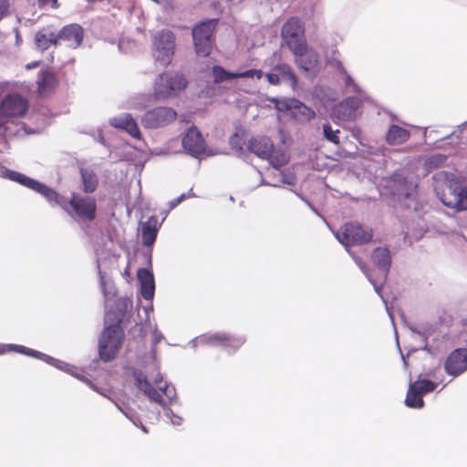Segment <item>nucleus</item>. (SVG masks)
<instances>
[{"label": "nucleus", "mask_w": 467, "mask_h": 467, "mask_svg": "<svg viewBox=\"0 0 467 467\" xmlns=\"http://www.w3.org/2000/svg\"><path fill=\"white\" fill-rule=\"evenodd\" d=\"M135 384L151 401L165 407L176 397L175 389L167 382H163L162 376L158 373L154 379L155 387L148 380L142 371H134Z\"/></svg>", "instance_id": "nucleus-1"}, {"label": "nucleus", "mask_w": 467, "mask_h": 467, "mask_svg": "<svg viewBox=\"0 0 467 467\" xmlns=\"http://www.w3.org/2000/svg\"><path fill=\"white\" fill-rule=\"evenodd\" d=\"M247 149L257 157L267 160L275 169H280L289 161V156L282 150H275L273 141L265 136L249 140Z\"/></svg>", "instance_id": "nucleus-2"}, {"label": "nucleus", "mask_w": 467, "mask_h": 467, "mask_svg": "<svg viewBox=\"0 0 467 467\" xmlns=\"http://www.w3.org/2000/svg\"><path fill=\"white\" fill-rule=\"evenodd\" d=\"M176 36L169 29H161L151 36V55L156 63L167 67L175 54Z\"/></svg>", "instance_id": "nucleus-3"}, {"label": "nucleus", "mask_w": 467, "mask_h": 467, "mask_svg": "<svg viewBox=\"0 0 467 467\" xmlns=\"http://www.w3.org/2000/svg\"><path fill=\"white\" fill-rule=\"evenodd\" d=\"M124 340V332L119 323L104 328L99 344V354L104 362L115 358Z\"/></svg>", "instance_id": "nucleus-4"}, {"label": "nucleus", "mask_w": 467, "mask_h": 467, "mask_svg": "<svg viewBox=\"0 0 467 467\" xmlns=\"http://www.w3.org/2000/svg\"><path fill=\"white\" fill-rule=\"evenodd\" d=\"M281 36L293 55H301L307 44L305 26L298 17H289L282 26Z\"/></svg>", "instance_id": "nucleus-5"}, {"label": "nucleus", "mask_w": 467, "mask_h": 467, "mask_svg": "<svg viewBox=\"0 0 467 467\" xmlns=\"http://www.w3.org/2000/svg\"><path fill=\"white\" fill-rule=\"evenodd\" d=\"M217 18L206 19L192 28V39L198 56L208 57L214 45L213 34L218 25Z\"/></svg>", "instance_id": "nucleus-6"}, {"label": "nucleus", "mask_w": 467, "mask_h": 467, "mask_svg": "<svg viewBox=\"0 0 467 467\" xmlns=\"http://www.w3.org/2000/svg\"><path fill=\"white\" fill-rule=\"evenodd\" d=\"M186 87L187 81L182 74L165 72L155 80L153 96L156 100H165L176 96Z\"/></svg>", "instance_id": "nucleus-7"}, {"label": "nucleus", "mask_w": 467, "mask_h": 467, "mask_svg": "<svg viewBox=\"0 0 467 467\" xmlns=\"http://www.w3.org/2000/svg\"><path fill=\"white\" fill-rule=\"evenodd\" d=\"M65 211L77 220L89 223L96 218L97 202L92 196H83L72 192L69 202L67 201V210Z\"/></svg>", "instance_id": "nucleus-8"}, {"label": "nucleus", "mask_w": 467, "mask_h": 467, "mask_svg": "<svg viewBox=\"0 0 467 467\" xmlns=\"http://www.w3.org/2000/svg\"><path fill=\"white\" fill-rule=\"evenodd\" d=\"M337 239L345 246L368 244L373 238V231L364 228L358 223H345L336 234Z\"/></svg>", "instance_id": "nucleus-9"}, {"label": "nucleus", "mask_w": 467, "mask_h": 467, "mask_svg": "<svg viewBox=\"0 0 467 467\" xmlns=\"http://www.w3.org/2000/svg\"><path fill=\"white\" fill-rule=\"evenodd\" d=\"M177 112L169 107H157L148 110L141 119L142 125L147 129H158L174 122Z\"/></svg>", "instance_id": "nucleus-10"}, {"label": "nucleus", "mask_w": 467, "mask_h": 467, "mask_svg": "<svg viewBox=\"0 0 467 467\" xmlns=\"http://www.w3.org/2000/svg\"><path fill=\"white\" fill-rule=\"evenodd\" d=\"M28 108L29 103L26 98L16 93L9 94L1 102L0 118H22Z\"/></svg>", "instance_id": "nucleus-11"}, {"label": "nucleus", "mask_w": 467, "mask_h": 467, "mask_svg": "<svg viewBox=\"0 0 467 467\" xmlns=\"http://www.w3.org/2000/svg\"><path fill=\"white\" fill-rule=\"evenodd\" d=\"M362 100L358 97H348L332 109V116L338 120L353 121L360 114Z\"/></svg>", "instance_id": "nucleus-12"}, {"label": "nucleus", "mask_w": 467, "mask_h": 467, "mask_svg": "<svg viewBox=\"0 0 467 467\" xmlns=\"http://www.w3.org/2000/svg\"><path fill=\"white\" fill-rule=\"evenodd\" d=\"M182 146L188 153L195 157L203 154L206 150L205 140L195 126L189 128L183 136Z\"/></svg>", "instance_id": "nucleus-13"}, {"label": "nucleus", "mask_w": 467, "mask_h": 467, "mask_svg": "<svg viewBox=\"0 0 467 467\" xmlns=\"http://www.w3.org/2000/svg\"><path fill=\"white\" fill-rule=\"evenodd\" d=\"M444 368L447 374L457 377L467 370V348H457L446 358Z\"/></svg>", "instance_id": "nucleus-14"}, {"label": "nucleus", "mask_w": 467, "mask_h": 467, "mask_svg": "<svg viewBox=\"0 0 467 467\" xmlns=\"http://www.w3.org/2000/svg\"><path fill=\"white\" fill-rule=\"evenodd\" d=\"M83 28L77 24L65 26L58 33V42H64L70 48L78 47L83 41Z\"/></svg>", "instance_id": "nucleus-15"}, {"label": "nucleus", "mask_w": 467, "mask_h": 467, "mask_svg": "<svg viewBox=\"0 0 467 467\" xmlns=\"http://www.w3.org/2000/svg\"><path fill=\"white\" fill-rule=\"evenodd\" d=\"M208 341L232 351H236L245 343L246 339L242 336L218 332L209 336Z\"/></svg>", "instance_id": "nucleus-16"}, {"label": "nucleus", "mask_w": 467, "mask_h": 467, "mask_svg": "<svg viewBox=\"0 0 467 467\" xmlns=\"http://www.w3.org/2000/svg\"><path fill=\"white\" fill-rule=\"evenodd\" d=\"M461 188L462 187L457 183H446L442 187L441 192H438L437 194L445 206L457 211L461 196Z\"/></svg>", "instance_id": "nucleus-17"}, {"label": "nucleus", "mask_w": 467, "mask_h": 467, "mask_svg": "<svg viewBox=\"0 0 467 467\" xmlns=\"http://www.w3.org/2000/svg\"><path fill=\"white\" fill-rule=\"evenodd\" d=\"M109 124L112 127L124 130L135 139H140L141 134L138 124L130 114H126L123 117L113 118L109 120Z\"/></svg>", "instance_id": "nucleus-18"}, {"label": "nucleus", "mask_w": 467, "mask_h": 467, "mask_svg": "<svg viewBox=\"0 0 467 467\" xmlns=\"http://www.w3.org/2000/svg\"><path fill=\"white\" fill-rule=\"evenodd\" d=\"M138 279L140 283V294L146 300H150L154 296L155 283L151 272L146 268H140L137 273Z\"/></svg>", "instance_id": "nucleus-19"}, {"label": "nucleus", "mask_w": 467, "mask_h": 467, "mask_svg": "<svg viewBox=\"0 0 467 467\" xmlns=\"http://www.w3.org/2000/svg\"><path fill=\"white\" fill-rule=\"evenodd\" d=\"M23 126V122L16 119L0 118V137L5 140H11L21 132Z\"/></svg>", "instance_id": "nucleus-20"}, {"label": "nucleus", "mask_w": 467, "mask_h": 467, "mask_svg": "<svg viewBox=\"0 0 467 467\" xmlns=\"http://www.w3.org/2000/svg\"><path fill=\"white\" fill-rule=\"evenodd\" d=\"M294 56L296 65L306 72L312 71L318 66V55L312 50H308L307 44L306 45L305 51L302 52L301 55L297 54Z\"/></svg>", "instance_id": "nucleus-21"}, {"label": "nucleus", "mask_w": 467, "mask_h": 467, "mask_svg": "<svg viewBox=\"0 0 467 467\" xmlns=\"http://www.w3.org/2000/svg\"><path fill=\"white\" fill-rule=\"evenodd\" d=\"M159 223L156 216H150L141 225V240L145 246H151L158 234Z\"/></svg>", "instance_id": "nucleus-22"}, {"label": "nucleus", "mask_w": 467, "mask_h": 467, "mask_svg": "<svg viewBox=\"0 0 467 467\" xmlns=\"http://www.w3.org/2000/svg\"><path fill=\"white\" fill-rule=\"evenodd\" d=\"M410 137V132L396 124H392L389 127L385 140L389 145L396 146L401 145L409 140Z\"/></svg>", "instance_id": "nucleus-23"}, {"label": "nucleus", "mask_w": 467, "mask_h": 467, "mask_svg": "<svg viewBox=\"0 0 467 467\" xmlns=\"http://www.w3.org/2000/svg\"><path fill=\"white\" fill-rule=\"evenodd\" d=\"M34 191L44 196L51 205H57L63 208L64 210H67V200L63 196H60L52 188L38 182Z\"/></svg>", "instance_id": "nucleus-24"}, {"label": "nucleus", "mask_w": 467, "mask_h": 467, "mask_svg": "<svg viewBox=\"0 0 467 467\" xmlns=\"http://www.w3.org/2000/svg\"><path fill=\"white\" fill-rule=\"evenodd\" d=\"M40 95H47L53 92L57 85L56 75L51 71H42L37 81Z\"/></svg>", "instance_id": "nucleus-25"}, {"label": "nucleus", "mask_w": 467, "mask_h": 467, "mask_svg": "<svg viewBox=\"0 0 467 467\" xmlns=\"http://www.w3.org/2000/svg\"><path fill=\"white\" fill-rule=\"evenodd\" d=\"M82 191L84 193H93L99 186V178L94 171L87 168L80 169Z\"/></svg>", "instance_id": "nucleus-26"}, {"label": "nucleus", "mask_w": 467, "mask_h": 467, "mask_svg": "<svg viewBox=\"0 0 467 467\" xmlns=\"http://www.w3.org/2000/svg\"><path fill=\"white\" fill-rule=\"evenodd\" d=\"M373 263L386 275L391 265V257L389 249L377 247L372 254Z\"/></svg>", "instance_id": "nucleus-27"}, {"label": "nucleus", "mask_w": 467, "mask_h": 467, "mask_svg": "<svg viewBox=\"0 0 467 467\" xmlns=\"http://www.w3.org/2000/svg\"><path fill=\"white\" fill-rule=\"evenodd\" d=\"M405 404L409 408L413 409H421L424 406L422 395L415 388H413L412 384H410L409 386L405 399Z\"/></svg>", "instance_id": "nucleus-28"}, {"label": "nucleus", "mask_w": 467, "mask_h": 467, "mask_svg": "<svg viewBox=\"0 0 467 467\" xmlns=\"http://www.w3.org/2000/svg\"><path fill=\"white\" fill-rule=\"evenodd\" d=\"M36 43L39 48L47 50L52 45H57L58 43L57 34L53 32L46 34L39 31L36 34Z\"/></svg>", "instance_id": "nucleus-29"}, {"label": "nucleus", "mask_w": 467, "mask_h": 467, "mask_svg": "<svg viewBox=\"0 0 467 467\" xmlns=\"http://www.w3.org/2000/svg\"><path fill=\"white\" fill-rule=\"evenodd\" d=\"M393 182L396 185V192L398 195L402 196L404 198H409L410 196V191L412 185L408 180L400 174L393 175Z\"/></svg>", "instance_id": "nucleus-30"}, {"label": "nucleus", "mask_w": 467, "mask_h": 467, "mask_svg": "<svg viewBox=\"0 0 467 467\" xmlns=\"http://www.w3.org/2000/svg\"><path fill=\"white\" fill-rule=\"evenodd\" d=\"M7 178L13 182H18L21 185L27 187L34 191L36 186L37 185L38 181L34 180L26 175L15 171H7Z\"/></svg>", "instance_id": "nucleus-31"}, {"label": "nucleus", "mask_w": 467, "mask_h": 467, "mask_svg": "<svg viewBox=\"0 0 467 467\" xmlns=\"http://www.w3.org/2000/svg\"><path fill=\"white\" fill-rule=\"evenodd\" d=\"M10 351H16V352L25 354V355H27L30 357H34V358H38L41 355L40 352H38L35 349L26 348L24 346L11 345V344H8V345L0 344V355H3L5 353L10 352Z\"/></svg>", "instance_id": "nucleus-32"}, {"label": "nucleus", "mask_w": 467, "mask_h": 467, "mask_svg": "<svg viewBox=\"0 0 467 467\" xmlns=\"http://www.w3.org/2000/svg\"><path fill=\"white\" fill-rule=\"evenodd\" d=\"M213 75L214 83H222L223 81L235 78V73L225 70L221 66L213 67Z\"/></svg>", "instance_id": "nucleus-33"}, {"label": "nucleus", "mask_w": 467, "mask_h": 467, "mask_svg": "<svg viewBox=\"0 0 467 467\" xmlns=\"http://www.w3.org/2000/svg\"><path fill=\"white\" fill-rule=\"evenodd\" d=\"M322 129H323V136L327 141H329L335 145H338L340 143V140H339L340 130H333L329 123H324Z\"/></svg>", "instance_id": "nucleus-34"}, {"label": "nucleus", "mask_w": 467, "mask_h": 467, "mask_svg": "<svg viewBox=\"0 0 467 467\" xmlns=\"http://www.w3.org/2000/svg\"><path fill=\"white\" fill-rule=\"evenodd\" d=\"M411 384L422 396L432 392L437 387V384L430 379H419Z\"/></svg>", "instance_id": "nucleus-35"}, {"label": "nucleus", "mask_w": 467, "mask_h": 467, "mask_svg": "<svg viewBox=\"0 0 467 467\" xmlns=\"http://www.w3.org/2000/svg\"><path fill=\"white\" fill-rule=\"evenodd\" d=\"M446 161H447V157L445 155L435 154V155L430 156L425 161L424 165L428 171H431V170L438 169V168L443 166L444 163L446 162Z\"/></svg>", "instance_id": "nucleus-36"}, {"label": "nucleus", "mask_w": 467, "mask_h": 467, "mask_svg": "<svg viewBox=\"0 0 467 467\" xmlns=\"http://www.w3.org/2000/svg\"><path fill=\"white\" fill-rule=\"evenodd\" d=\"M274 70L277 71L282 77L286 78L288 80H290L293 86L296 85V76L295 75L289 65L279 64L274 67Z\"/></svg>", "instance_id": "nucleus-37"}, {"label": "nucleus", "mask_w": 467, "mask_h": 467, "mask_svg": "<svg viewBox=\"0 0 467 467\" xmlns=\"http://www.w3.org/2000/svg\"><path fill=\"white\" fill-rule=\"evenodd\" d=\"M263 71L261 69H248L244 72L235 73V78H262Z\"/></svg>", "instance_id": "nucleus-38"}, {"label": "nucleus", "mask_w": 467, "mask_h": 467, "mask_svg": "<svg viewBox=\"0 0 467 467\" xmlns=\"http://www.w3.org/2000/svg\"><path fill=\"white\" fill-rule=\"evenodd\" d=\"M467 210V187L461 188V196L459 201V206L457 211H464Z\"/></svg>", "instance_id": "nucleus-39"}, {"label": "nucleus", "mask_w": 467, "mask_h": 467, "mask_svg": "<svg viewBox=\"0 0 467 467\" xmlns=\"http://www.w3.org/2000/svg\"><path fill=\"white\" fill-rule=\"evenodd\" d=\"M10 2L9 0H0V19L6 16L9 13Z\"/></svg>", "instance_id": "nucleus-40"}, {"label": "nucleus", "mask_w": 467, "mask_h": 467, "mask_svg": "<svg viewBox=\"0 0 467 467\" xmlns=\"http://www.w3.org/2000/svg\"><path fill=\"white\" fill-rule=\"evenodd\" d=\"M345 84L347 88H351V91L357 93L361 92L360 88L355 83L354 79L350 76H347Z\"/></svg>", "instance_id": "nucleus-41"}, {"label": "nucleus", "mask_w": 467, "mask_h": 467, "mask_svg": "<svg viewBox=\"0 0 467 467\" xmlns=\"http://www.w3.org/2000/svg\"><path fill=\"white\" fill-rule=\"evenodd\" d=\"M265 78L271 85H277L280 82L279 75L275 73H267Z\"/></svg>", "instance_id": "nucleus-42"}, {"label": "nucleus", "mask_w": 467, "mask_h": 467, "mask_svg": "<svg viewBox=\"0 0 467 467\" xmlns=\"http://www.w3.org/2000/svg\"><path fill=\"white\" fill-rule=\"evenodd\" d=\"M183 199H184V194H182L180 197L171 201L169 202L170 209L171 210V209L175 208Z\"/></svg>", "instance_id": "nucleus-43"}, {"label": "nucleus", "mask_w": 467, "mask_h": 467, "mask_svg": "<svg viewBox=\"0 0 467 467\" xmlns=\"http://www.w3.org/2000/svg\"><path fill=\"white\" fill-rule=\"evenodd\" d=\"M38 3L42 5H48L51 3L53 8H57V0H38Z\"/></svg>", "instance_id": "nucleus-44"}, {"label": "nucleus", "mask_w": 467, "mask_h": 467, "mask_svg": "<svg viewBox=\"0 0 467 467\" xmlns=\"http://www.w3.org/2000/svg\"><path fill=\"white\" fill-rule=\"evenodd\" d=\"M357 265L360 267V269L363 271V272H366V264L359 258H356L355 259Z\"/></svg>", "instance_id": "nucleus-45"}, {"label": "nucleus", "mask_w": 467, "mask_h": 467, "mask_svg": "<svg viewBox=\"0 0 467 467\" xmlns=\"http://www.w3.org/2000/svg\"><path fill=\"white\" fill-rule=\"evenodd\" d=\"M350 131H351L352 136H354L355 138H358L360 134V130L357 127L351 128Z\"/></svg>", "instance_id": "nucleus-46"}, {"label": "nucleus", "mask_w": 467, "mask_h": 467, "mask_svg": "<svg viewBox=\"0 0 467 467\" xmlns=\"http://www.w3.org/2000/svg\"><path fill=\"white\" fill-rule=\"evenodd\" d=\"M337 69H338L340 72H342V73H346V70H345V68H344V67H343V65H342V63H341V62H337Z\"/></svg>", "instance_id": "nucleus-47"}]
</instances>
